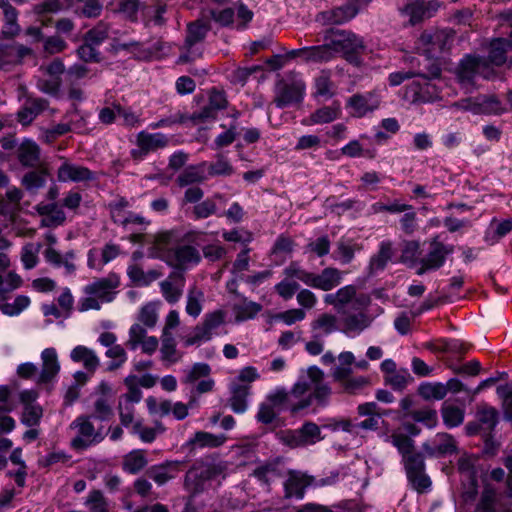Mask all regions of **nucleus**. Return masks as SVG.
Returning a JSON list of instances; mask_svg holds the SVG:
<instances>
[{
  "instance_id": "nucleus-1",
  "label": "nucleus",
  "mask_w": 512,
  "mask_h": 512,
  "mask_svg": "<svg viewBox=\"0 0 512 512\" xmlns=\"http://www.w3.org/2000/svg\"><path fill=\"white\" fill-rule=\"evenodd\" d=\"M331 394L332 389L325 382L324 372L317 366H311L294 383L290 393L284 387H276L266 395L264 401L277 410L287 405L292 413H297L313 403L322 408L328 406Z\"/></svg>"
},
{
  "instance_id": "nucleus-2",
  "label": "nucleus",
  "mask_w": 512,
  "mask_h": 512,
  "mask_svg": "<svg viewBox=\"0 0 512 512\" xmlns=\"http://www.w3.org/2000/svg\"><path fill=\"white\" fill-rule=\"evenodd\" d=\"M172 239L173 233L170 231L158 235L152 247L153 256L180 270L191 269L201 262L200 251L192 245H180L175 249H170L169 245Z\"/></svg>"
},
{
  "instance_id": "nucleus-3",
  "label": "nucleus",
  "mask_w": 512,
  "mask_h": 512,
  "mask_svg": "<svg viewBox=\"0 0 512 512\" xmlns=\"http://www.w3.org/2000/svg\"><path fill=\"white\" fill-rule=\"evenodd\" d=\"M120 284V275L115 272L87 284L83 288L84 296L78 302V310H100L102 303H109L115 299Z\"/></svg>"
},
{
  "instance_id": "nucleus-4",
  "label": "nucleus",
  "mask_w": 512,
  "mask_h": 512,
  "mask_svg": "<svg viewBox=\"0 0 512 512\" xmlns=\"http://www.w3.org/2000/svg\"><path fill=\"white\" fill-rule=\"evenodd\" d=\"M360 42L355 35L345 31H337L333 34L330 43L305 47V62H328L340 49H355Z\"/></svg>"
},
{
  "instance_id": "nucleus-5",
  "label": "nucleus",
  "mask_w": 512,
  "mask_h": 512,
  "mask_svg": "<svg viewBox=\"0 0 512 512\" xmlns=\"http://www.w3.org/2000/svg\"><path fill=\"white\" fill-rule=\"evenodd\" d=\"M339 480L338 472H330L326 477L314 478L300 471H290L284 483L286 497L303 498L308 486L324 487L335 484Z\"/></svg>"
},
{
  "instance_id": "nucleus-6",
  "label": "nucleus",
  "mask_w": 512,
  "mask_h": 512,
  "mask_svg": "<svg viewBox=\"0 0 512 512\" xmlns=\"http://www.w3.org/2000/svg\"><path fill=\"white\" fill-rule=\"evenodd\" d=\"M277 437L283 445L291 449L311 446L324 439L320 426L312 421L304 422L298 429L280 431Z\"/></svg>"
},
{
  "instance_id": "nucleus-7",
  "label": "nucleus",
  "mask_w": 512,
  "mask_h": 512,
  "mask_svg": "<svg viewBox=\"0 0 512 512\" xmlns=\"http://www.w3.org/2000/svg\"><path fill=\"white\" fill-rule=\"evenodd\" d=\"M222 471L214 463H196L186 474L185 486L193 494L200 493L211 487L213 481H218Z\"/></svg>"
},
{
  "instance_id": "nucleus-8",
  "label": "nucleus",
  "mask_w": 512,
  "mask_h": 512,
  "mask_svg": "<svg viewBox=\"0 0 512 512\" xmlns=\"http://www.w3.org/2000/svg\"><path fill=\"white\" fill-rule=\"evenodd\" d=\"M91 418L89 416H79L71 422L70 428L75 431V435L71 440V447L73 449L85 450L104 439L102 429L95 428Z\"/></svg>"
},
{
  "instance_id": "nucleus-9",
  "label": "nucleus",
  "mask_w": 512,
  "mask_h": 512,
  "mask_svg": "<svg viewBox=\"0 0 512 512\" xmlns=\"http://www.w3.org/2000/svg\"><path fill=\"white\" fill-rule=\"evenodd\" d=\"M324 302L332 305L338 313H345L347 306L354 309L366 307L369 303V297L364 294L357 295L355 286L346 285L335 293L326 294Z\"/></svg>"
},
{
  "instance_id": "nucleus-10",
  "label": "nucleus",
  "mask_w": 512,
  "mask_h": 512,
  "mask_svg": "<svg viewBox=\"0 0 512 512\" xmlns=\"http://www.w3.org/2000/svg\"><path fill=\"white\" fill-rule=\"evenodd\" d=\"M453 40L454 33L451 30L425 31L419 38V44L429 58H435L450 49Z\"/></svg>"
},
{
  "instance_id": "nucleus-11",
  "label": "nucleus",
  "mask_w": 512,
  "mask_h": 512,
  "mask_svg": "<svg viewBox=\"0 0 512 512\" xmlns=\"http://www.w3.org/2000/svg\"><path fill=\"white\" fill-rule=\"evenodd\" d=\"M226 316L227 313L222 309L206 313L202 324L194 329L193 335L186 340L185 344L191 346L211 340L216 329L225 323Z\"/></svg>"
},
{
  "instance_id": "nucleus-12",
  "label": "nucleus",
  "mask_w": 512,
  "mask_h": 512,
  "mask_svg": "<svg viewBox=\"0 0 512 512\" xmlns=\"http://www.w3.org/2000/svg\"><path fill=\"white\" fill-rule=\"evenodd\" d=\"M453 251L454 247L452 245H446L437 238H434L430 242L428 253L420 258L416 274L423 275L427 271L441 268L445 263L446 257L452 254Z\"/></svg>"
},
{
  "instance_id": "nucleus-13",
  "label": "nucleus",
  "mask_w": 512,
  "mask_h": 512,
  "mask_svg": "<svg viewBox=\"0 0 512 512\" xmlns=\"http://www.w3.org/2000/svg\"><path fill=\"white\" fill-rule=\"evenodd\" d=\"M440 6L437 0H411L400 8L399 12L403 17L408 18L410 25L414 26L433 17Z\"/></svg>"
},
{
  "instance_id": "nucleus-14",
  "label": "nucleus",
  "mask_w": 512,
  "mask_h": 512,
  "mask_svg": "<svg viewBox=\"0 0 512 512\" xmlns=\"http://www.w3.org/2000/svg\"><path fill=\"white\" fill-rule=\"evenodd\" d=\"M305 83L301 78L282 81L277 85L274 102L278 108H284L300 102L305 92Z\"/></svg>"
},
{
  "instance_id": "nucleus-15",
  "label": "nucleus",
  "mask_w": 512,
  "mask_h": 512,
  "mask_svg": "<svg viewBox=\"0 0 512 512\" xmlns=\"http://www.w3.org/2000/svg\"><path fill=\"white\" fill-rule=\"evenodd\" d=\"M380 96L376 92H366L363 94H354L347 100L346 107L349 113L357 118L373 112L380 106Z\"/></svg>"
},
{
  "instance_id": "nucleus-16",
  "label": "nucleus",
  "mask_w": 512,
  "mask_h": 512,
  "mask_svg": "<svg viewBox=\"0 0 512 512\" xmlns=\"http://www.w3.org/2000/svg\"><path fill=\"white\" fill-rule=\"evenodd\" d=\"M95 178V173L89 168L67 160L63 161L57 170L59 182H86Z\"/></svg>"
},
{
  "instance_id": "nucleus-17",
  "label": "nucleus",
  "mask_w": 512,
  "mask_h": 512,
  "mask_svg": "<svg viewBox=\"0 0 512 512\" xmlns=\"http://www.w3.org/2000/svg\"><path fill=\"white\" fill-rule=\"evenodd\" d=\"M230 397L228 400L231 410L236 414H243L249 407L248 397L251 393V386L238 382L230 383Z\"/></svg>"
},
{
  "instance_id": "nucleus-18",
  "label": "nucleus",
  "mask_w": 512,
  "mask_h": 512,
  "mask_svg": "<svg viewBox=\"0 0 512 512\" xmlns=\"http://www.w3.org/2000/svg\"><path fill=\"white\" fill-rule=\"evenodd\" d=\"M478 77L477 57L465 56L457 68V78L463 88L471 91L475 86V79Z\"/></svg>"
},
{
  "instance_id": "nucleus-19",
  "label": "nucleus",
  "mask_w": 512,
  "mask_h": 512,
  "mask_svg": "<svg viewBox=\"0 0 512 512\" xmlns=\"http://www.w3.org/2000/svg\"><path fill=\"white\" fill-rule=\"evenodd\" d=\"M340 314L342 315V331L349 336L360 334L371 324L369 316L362 311L358 313H347V311H345V313Z\"/></svg>"
},
{
  "instance_id": "nucleus-20",
  "label": "nucleus",
  "mask_w": 512,
  "mask_h": 512,
  "mask_svg": "<svg viewBox=\"0 0 512 512\" xmlns=\"http://www.w3.org/2000/svg\"><path fill=\"white\" fill-rule=\"evenodd\" d=\"M42 369L38 377L39 383L51 382L60 371L57 352L54 348H46L41 353Z\"/></svg>"
},
{
  "instance_id": "nucleus-21",
  "label": "nucleus",
  "mask_w": 512,
  "mask_h": 512,
  "mask_svg": "<svg viewBox=\"0 0 512 512\" xmlns=\"http://www.w3.org/2000/svg\"><path fill=\"white\" fill-rule=\"evenodd\" d=\"M168 137L160 132L148 133L141 131L138 133L136 143L142 155H147L168 145Z\"/></svg>"
},
{
  "instance_id": "nucleus-22",
  "label": "nucleus",
  "mask_w": 512,
  "mask_h": 512,
  "mask_svg": "<svg viewBox=\"0 0 512 512\" xmlns=\"http://www.w3.org/2000/svg\"><path fill=\"white\" fill-rule=\"evenodd\" d=\"M70 358L75 363H81L89 374H94L100 366V359L96 352L84 345H77L70 352Z\"/></svg>"
},
{
  "instance_id": "nucleus-23",
  "label": "nucleus",
  "mask_w": 512,
  "mask_h": 512,
  "mask_svg": "<svg viewBox=\"0 0 512 512\" xmlns=\"http://www.w3.org/2000/svg\"><path fill=\"white\" fill-rule=\"evenodd\" d=\"M45 74L51 77V80H43L39 82L40 89L48 94H55L59 91V76L64 72L65 66L60 59H55L47 66L42 67Z\"/></svg>"
},
{
  "instance_id": "nucleus-24",
  "label": "nucleus",
  "mask_w": 512,
  "mask_h": 512,
  "mask_svg": "<svg viewBox=\"0 0 512 512\" xmlns=\"http://www.w3.org/2000/svg\"><path fill=\"white\" fill-rule=\"evenodd\" d=\"M342 279L341 272L336 268H325L321 273H311L310 287L329 291L340 284Z\"/></svg>"
},
{
  "instance_id": "nucleus-25",
  "label": "nucleus",
  "mask_w": 512,
  "mask_h": 512,
  "mask_svg": "<svg viewBox=\"0 0 512 512\" xmlns=\"http://www.w3.org/2000/svg\"><path fill=\"white\" fill-rule=\"evenodd\" d=\"M423 448L428 456L439 457L454 453L456 451V442L451 435L440 433L436 435L432 445L424 444Z\"/></svg>"
},
{
  "instance_id": "nucleus-26",
  "label": "nucleus",
  "mask_w": 512,
  "mask_h": 512,
  "mask_svg": "<svg viewBox=\"0 0 512 512\" xmlns=\"http://www.w3.org/2000/svg\"><path fill=\"white\" fill-rule=\"evenodd\" d=\"M226 440L227 438L224 434L198 431L187 440L185 445L190 449L217 448L223 445Z\"/></svg>"
},
{
  "instance_id": "nucleus-27",
  "label": "nucleus",
  "mask_w": 512,
  "mask_h": 512,
  "mask_svg": "<svg viewBox=\"0 0 512 512\" xmlns=\"http://www.w3.org/2000/svg\"><path fill=\"white\" fill-rule=\"evenodd\" d=\"M207 162H201L197 165H191L185 168L176 179L180 187H187L189 185L198 184L208 179Z\"/></svg>"
},
{
  "instance_id": "nucleus-28",
  "label": "nucleus",
  "mask_w": 512,
  "mask_h": 512,
  "mask_svg": "<svg viewBox=\"0 0 512 512\" xmlns=\"http://www.w3.org/2000/svg\"><path fill=\"white\" fill-rule=\"evenodd\" d=\"M341 114V107L338 102H333L329 106H323L314 111L303 121L305 125L327 124L338 119Z\"/></svg>"
},
{
  "instance_id": "nucleus-29",
  "label": "nucleus",
  "mask_w": 512,
  "mask_h": 512,
  "mask_svg": "<svg viewBox=\"0 0 512 512\" xmlns=\"http://www.w3.org/2000/svg\"><path fill=\"white\" fill-rule=\"evenodd\" d=\"M310 326L316 338L330 335L339 330L337 317L329 313L320 314L311 322Z\"/></svg>"
},
{
  "instance_id": "nucleus-30",
  "label": "nucleus",
  "mask_w": 512,
  "mask_h": 512,
  "mask_svg": "<svg viewBox=\"0 0 512 512\" xmlns=\"http://www.w3.org/2000/svg\"><path fill=\"white\" fill-rule=\"evenodd\" d=\"M394 255L393 243L389 240L380 242L379 249L375 255L370 259L369 269L371 273L382 271L391 261Z\"/></svg>"
},
{
  "instance_id": "nucleus-31",
  "label": "nucleus",
  "mask_w": 512,
  "mask_h": 512,
  "mask_svg": "<svg viewBox=\"0 0 512 512\" xmlns=\"http://www.w3.org/2000/svg\"><path fill=\"white\" fill-rule=\"evenodd\" d=\"M313 89V95L316 98L328 100L335 95V85L331 80V72L329 70H322L314 78Z\"/></svg>"
},
{
  "instance_id": "nucleus-32",
  "label": "nucleus",
  "mask_w": 512,
  "mask_h": 512,
  "mask_svg": "<svg viewBox=\"0 0 512 512\" xmlns=\"http://www.w3.org/2000/svg\"><path fill=\"white\" fill-rule=\"evenodd\" d=\"M47 107V101L40 98H29L18 112V120L23 125L30 124Z\"/></svg>"
},
{
  "instance_id": "nucleus-33",
  "label": "nucleus",
  "mask_w": 512,
  "mask_h": 512,
  "mask_svg": "<svg viewBox=\"0 0 512 512\" xmlns=\"http://www.w3.org/2000/svg\"><path fill=\"white\" fill-rule=\"evenodd\" d=\"M44 257L47 262L55 267L63 266L67 274H73L75 272L76 267L73 263L75 254L73 251H68L64 255H61L54 248L48 247L44 252Z\"/></svg>"
},
{
  "instance_id": "nucleus-34",
  "label": "nucleus",
  "mask_w": 512,
  "mask_h": 512,
  "mask_svg": "<svg viewBox=\"0 0 512 512\" xmlns=\"http://www.w3.org/2000/svg\"><path fill=\"white\" fill-rule=\"evenodd\" d=\"M148 464L146 452L143 449H135L123 457L122 469L129 474H137Z\"/></svg>"
},
{
  "instance_id": "nucleus-35",
  "label": "nucleus",
  "mask_w": 512,
  "mask_h": 512,
  "mask_svg": "<svg viewBox=\"0 0 512 512\" xmlns=\"http://www.w3.org/2000/svg\"><path fill=\"white\" fill-rule=\"evenodd\" d=\"M204 301L205 294L203 290L196 285L191 286L186 295L185 312L196 319L203 310Z\"/></svg>"
},
{
  "instance_id": "nucleus-36",
  "label": "nucleus",
  "mask_w": 512,
  "mask_h": 512,
  "mask_svg": "<svg viewBox=\"0 0 512 512\" xmlns=\"http://www.w3.org/2000/svg\"><path fill=\"white\" fill-rule=\"evenodd\" d=\"M127 275L131 282L137 286H148L161 277V272L156 269L144 271L138 265H130L127 269Z\"/></svg>"
},
{
  "instance_id": "nucleus-37",
  "label": "nucleus",
  "mask_w": 512,
  "mask_h": 512,
  "mask_svg": "<svg viewBox=\"0 0 512 512\" xmlns=\"http://www.w3.org/2000/svg\"><path fill=\"white\" fill-rule=\"evenodd\" d=\"M170 276L159 283L162 296L169 304L177 303L183 294L184 278L180 276L179 281L173 282Z\"/></svg>"
},
{
  "instance_id": "nucleus-38",
  "label": "nucleus",
  "mask_w": 512,
  "mask_h": 512,
  "mask_svg": "<svg viewBox=\"0 0 512 512\" xmlns=\"http://www.w3.org/2000/svg\"><path fill=\"white\" fill-rule=\"evenodd\" d=\"M161 301L155 300L144 304L139 311L138 321L146 328H154L159 319V309Z\"/></svg>"
},
{
  "instance_id": "nucleus-39",
  "label": "nucleus",
  "mask_w": 512,
  "mask_h": 512,
  "mask_svg": "<svg viewBox=\"0 0 512 512\" xmlns=\"http://www.w3.org/2000/svg\"><path fill=\"white\" fill-rule=\"evenodd\" d=\"M261 310V304L250 301L247 298H244L243 301L233 306V311L235 313V319L237 322L253 319L257 316L258 313L261 312Z\"/></svg>"
},
{
  "instance_id": "nucleus-40",
  "label": "nucleus",
  "mask_w": 512,
  "mask_h": 512,
  "mask_svg": "<svg viewBox=\"0 0 512 512\" xmlns=\"http://www.w3.org/2000/svg\"><path fill=\"white\" fill-rule=\"evenodd\" d=\"M39 213L44 216L41 220V226L53 227L63 224L65 221V214L61 209H58L56 204H47L39 207Z\"/></svg>"
},
{
  "instance_id": "nucleus-41",
  "label": "nucleus",
  "mask_w": 512,
  "mask_h": 512,
  "mask_svg": "<svg viewBox=\"0 0 512 512\" xmlns=\"http://www.w3.org/2000/svg\"><path fill=\"white\" fill-rule=\"evenodd\" d=\"M40 149L38 145L30 140L23 142L18 151L20 163L27 167L35 166L39 161Z\"/></svg>"
},
{
  "instance_id": "nucleus-42",
  "label": "nucleus",
  "mask_w": 512,
  "mask_h": 512,
  "mask_svg": "<svg viewBox=\"0 0 512 512\" xmlns=\"http://www.w3.org/2000/svg\"><path fill=\"white\" fill-rule=\"evenodd\" d=\"M176 466L172 463L152 466L148 470V476L159 486L166 484L175 477Z\"/></svg>"
},
{
  "instance_id": "nucleus-43",
  "label": "nucleus",
  "mask_w": 512,
  "mask_h": 512,
  "mask_svg": "<svg viewBox=\"0 0 512 512\" xmlns=\"http://www.w3.org/2000/svg\"><path fill=\"white\" fill-rule=\"evenodd\" d=\"M86 512H109V504L100 490H91L84 501Z\"/></svg>"
},
{
  "instance_id": "nucleus-44",
  "label": "nucleus",
  "mask_w": 512,
  "mask_h": 512,
  "mask_svg": "<svg viewBox=\"0 0 512 512\" xmlns=\"http://www.w3.org/2000/svg\"><path fill=\"white\" fill-rule=\"evenodd\" d=\"M111 50L114 53H119L120 51H130L135 53V55L141 59H150L153 55V50L144 49L142 44L137 41L120 43L116 40H113L111 43Z\"/></svg>"
},
{
  "instance_id": "nucleus-45",
  "label": "nucleus",
  "mask_w": 512,
  "mask_h": 512,
  "mask_svg": "<svg viewBox=\"0 0 512 512\" xmlns=\"http://www.w3.org/2000/svg\"><path fill=\"white\" fill-rule=\"evenodd\" d=\"M206 173L208 178L215 176H230L234 173V168L223 154H218L215 162H207Z\"/></svg>"
},
{
  "instance_id": "nucleus-46",
  "label": "nucleus",
  "mask_w": 512,
  "mask_h": 512,
  "mask_svg": "<svg viewBox=\"0 0 512 512\" xmlns=\"http://www.w3.org/2000/svg\"><path fill=\"white\" fill-rule=\"evenodd\" d=\"M183 373L182 383L187 385L194 384L199 382L201 378L204 379L209 376L211 367L207 363L198 362L193 364L190 368L185 369Z\"/></svg>"
},
{
  "instance_id": "nucleus-47",
  "label": "nucleus",
  "mask_w": 512,
  "mask_h": 512,
  "mask_svg": "<svg viewBox=\"0 0 512 512\" xmlns=\"http://www.w3.org/2000/svg\"><path fill=\"white\" fill-rule=\"evenodd\" d=\"M508 42L504 38H496L490 43L488 59L493 65L500 66L506 61Z\"/></svg>"
},
{
  "instance_id": "nucleus-48",
  "label": "nucleus",
  "mask_w": 512,
  "mask_h": 512,
  "mask_svg": "<svg viewBox=\"0 0 512 512\" xmlns=\"http://www.w3.org/2000/svg\"><path fill=\"white\" fill-rule=\"evenodd\" d=\"M160 353L161 359L169 364L178 361L176 343L172 334L162 333Z\"/></svg>"
},
{
  "instance_id": "nucleus-49",
  "label": "nucleus",
  "mask_w": 512,
  "mask_h": 512,
  "mask_svg": "<svg viewBox=\"0 0 512 512\" xmlns=\"http://www.w3.org/2000/svg\"><path fill=\"white\" fill-rule=\"evenodd\" d=\"M419 394L426 400H442L447 395V387L443 383H423L419 387Z\"/></svg>"
},
{
  "instance_id": "nucleus-50",
  "label": "nucleus",
  "mask_w": 512,
  "mask_h": 512,
  "mask_svg": "<svg viewBox=\"0 0 512 512\" xmlns=\"http://www.w3.org/2000/svg\"><path fill=\"white\" fill-rule=\"evenodd\" d=\"M215 198H221L219 194H216L214 197L207 198L203 201L198 202L193 207V217L197 220L206 219L212 215L217 214V206L215 202Z\"/></svg>"
},
{
  "instance_id": "nucleus-51",
  "label": "nucleus",
  "mask_w": 512,
  "mask_h": 512,
  "mask_svg": "<svg viewBox=\"0 0 512 512\" xmlns=\"http://www.w3.org/2000/svg\"><path fill=\"white\" fill-rule=\"evenodd\" d=\"M441 412L443 422L448 428L457 427L464 421V410L459 407L444 405Z\"/></svg>"
},
{
  "instance_id": "nucleus-52",
  "label": "nucleus",
  "mask_w": 512,
  "mask_h": 512,
  "mask_svg": "<svg viewBox=\"0 0 512 512\" xmlns=\"http://www.w3.org/2000/svg\"><path fill=\"white\" fill-rule=\"evenodd\" d=\"M419 250L420 245L417 241L405 242L402 249L401 262L417 269L420 260Z\"/></svg>"
},
{
  "instance_id": "nucleus-53",
  "label": "nucleus",
  "mask_w": 512,
  "mask_h": 512,
  "mask_svg": "<svg viewBox=\"0 0 512 512\" xmlns=\"http://www.w3.org/2000/svg\"><path fill=\"white\" fill-rule=\"evenodd\" d=\"M30 298L26 295H18L12 303H3L0 305V310L7 316H17L30 305Z\"/></svg>"
},
{
  "instance_id": "nucleus-54",
  "label": "nucleus",
  "mask_w": 512,
  "mask_h": 512,
  "mask_svg": "<svg viewBox=\"0 0 512 512\" xmlns=\"http://www.w3.org/2000/svg\"><path fill=\"white\" fill-rule=\"evenodd\" d=\"M47 181L46 171H30L24 175L22 184L29 192H36L42 188Z\"/></svg>"
},
{
  "instance_id": "nucleus-55",
  "label": "nucleus",
  "mask_w": 512,
  "mask_h": 512,
  "mask_svg": "<svg viewBox=\"0 0 512 512\" xmlns=\"http://www.w3.org/2000/svg\"><path fill=\"white\" fill-rule=\"evenodd\" d=\"M110 25L104 21L98 22L85 35V41L93 45H100L109 37Z\"/></svg>"
},
{
  "instance_id": "nucleus-56",
  "label": "nucleus",
  "mask_w": 512,
  "mask_h": 512,
  "mask_svg": "<svg viewBox=\"0 0 512 512\" xmlns=\"http://www.w3.org/2000/svg\"><path fill=\"white\" fill-rule=\"evenodd\" d=\"M41 249V244L27 243L21 250V262L25 269L30 270L38 263V253Z\"/></svg>"
},
{
  "instance_id": "nucleus-57",
  "label": "nucleus",
  "mask_w": 512,
  "mask_h": 512,
  "mask_svg": "<svg viewBox=\"0 0 512 512\" xmlns=\"http://www.w3.org/2000/svg\"><path fill=\"white\" fill-rule=\"evenodd\" d=\"M106 357L110 358L111 361L108 363L107 369L113 371L121 367L127 360V354L124 348L116 344L107 349L105 352Z\"/></svg>"
},
{
  "instance_id": "nucleus-58",
  "label": "nucleus",
  "mask_w": 512,
  "mask_h": 512,
  "mask_svg": "<svg viewBox=\"0 0 512 512\" xmlns=\"http://www.w3.org/2000/svg\"><path fill=\"white\" fill-rule=\"evenodd\" d=\"M207 27L201 23H191L188 25L185 43L187 47H194L202 42L206 36Z\"/></svg>"
},
{
  "instance_id": "nucleus-59",
  "label": "nucleus",
  "mask_w": 512,
  "mask_h": 512,
  "mask_svg": "<svg viewBox=\"0 0 512 512\" xmlns=\"http://www.w3.org/2000/svg\"><path fill=\"white\" fill-rule=\"evenodd\" d=\"M134 433H136L142 442L151 443L157 435L164 432V427L161 423H156L155 427L143 426L140 423H135L133 426Z\"/></svg>"
},
{
  "instance_id": "nucleus-60",
  "label": "nucleus",
  "mask_w": 512,
  "mask_h": 512,
  "mask_svg": "<svg viewBox=\"0 0 512 512\" xmlns=\"http://www.w3.org/2000/svg\"><path fill=\"white\" fill-rule=\"evenodd\" d=\"M358 14V8L354 4H346L335 8L331 12V21L335 24H342L353 19Z\"/></svg>"
},
{
  "instance_id": "nucleus-61",
  "label": "nucleus",
  "mask_w": 512,
  "mask_h": 512,
  "mask_svg": "<svg viewBox=\"0 0 512 512\" xmlns=\"http://www.w3.org/2000/svg\"><path fill=\"white\" fill-rule=\"evenodd\" d=\"M147 337V328L140 323L133 324L129 329L127 346L130 350H136Z\"/></svg>"
},
{
  "instance_id": "nucleus-62",
  "label": "nucleus",
  "mask_w": 512,
  "mask_h": 512,
  "mask_svg": "<svg viewBox=\"0 0 512 512\" xmlns=\"http://www.w3.org/2000/svg\"><path fill=\"white\" fill-rule=\"evenodd\" d=\"M283 274L286 278L291 279V281L299 280L307 286L310 285L311 272L301 268L297 263H291L285 267Z\"/></svg>"
},
{
  "instance_id": "nucleus-63",
  "label": "nucleus",
  "mask_w": 512,
  "mask_h": 512,
  "mask_svg": "<svg viewBox=\"0 0 512 512\" xmlns=\"http://www.w3.org/2000/svg\"><path fill=\"white\" fill-rule=\"evenodd\" d=\"M146 404L149 412L159 417H165L169 415L173 408V402L170 400L158 401L154 397H148L146 399Z\"/></svg>"
},
{
  "instance_id": "nucleus-64",
  "label": "nucleus",
  "mask_w": 512,
  "mask_h": 512,
  "mask_svg": "<svg viewBox=\"0 0 512 512\" xmlns=\"http://www.w3.org/2000/svg\"><path fill=\"white\" fill-rule=\"evenodd\" d=\"M387 441L397 448L403 458L413 452V441L406 435L393 434L387 437Z\"/></svg>"
}]
</instances>
